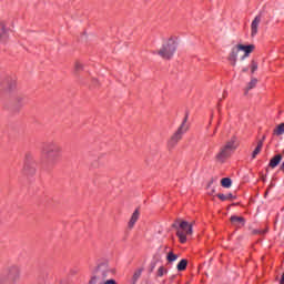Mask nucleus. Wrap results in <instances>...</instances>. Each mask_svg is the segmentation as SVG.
<instances>
[{
	"instance_id": "30",
	"label": "nucleus",
	"mask_w": 284,
	"mask_h": 284,
	"mask_svg": "<svg viewBox=\"0 0 284 284\" xmlns=\"http://www.w3.org/2000/svg\"><path fill=\"white\" fill-rule=\"evenodd\" d=\"M280 170L284 172V162L281 164Z\"/></svg>"
},
{
	"instance_id": "10",
	"label": "nucleus",
	"mask_w": 284,
	"mask_h": 284,
	"mask_svg": "<svg viewBox=\"0 0 284 284\" xmlns=\"http://www.w3.org/2000/svg\"><path fill=\"white\" fill-rule=\"evenodd\" d=\"M239 59V49H232L231 53L229 54V61L233 68L236 65V61Z\"/></svg>"
},
{
	"instance_id": "9",
	"label": "nucleus",
	"mask_w": 284,
	"mask_h": 284,
	"mask_svg": "<svg viewBox=\"0 0 284 284\" xmlns=\"http://www.w3.org/2000/svg\"><path fill=\"white\" fill-rule=\"evenodd\" d=\"M261 24V16H256L251 23V37L258 34V26Z\"/></svg>"
},
{
	"instance_id": "18",
	"label": "nucleus",
	"mask_w": 284,
	"mask_h": 284,
	"mask_svg": "<svg viewBox=\"0 0 284 284\" xmlns=\"http://www.w3.org/2000/svg\"><path fill=\"white\" fill-rule=\"evenodd\" d=\"M222 187H232V179L230 178H223L221 180Z\"/></svg>"
},
{
	"instance_id": "14",
	"label": "nucleus",
	"mask_w": 284,
	"mask_h": 284,
	"mask_svg": "<svg viewBox=\"0 0 284 284\" xmlns=\"http://www.w3.org/2000/svg\"><path fill=\"white\" fill-rule=\"evenodd\" d=\"M258 83V80L256 79V78H253L250 82H248V84H247V87H246V89H245V94H247V92H250V90H254V88H256V84Z\"/></svg>"
},
{
	"instance_id": "19",
	"label": "nucleus",
	"mask_w": 284,
	"mask_h": 284,
	"mask_svg": "<svg viewBox=\"0 0 284 284\" xmlns=\"http://www.w3.org/2000/svg\"><path fill=\"white\" fill-rule=\"evenodd\" d=\"M179 258L178 254H174V252H169L166 255V261L169 263H174V261H176Z\"/></svg>"
},
{
	"instance_id": "17",
	"label": "nucleus",
	"mask_w": 284,
	"mask_h": 284,
	"mask_svg": "<svg viewBox=\"0 0 284 284\" xmlns=\"http://www.w3.org/2000/svg\"><path fill=\"white\" fill-rule=\"evenodd\" d=\"M231 223H241V225H245V217L232 215Z\"/></svg>"
},
{
	"instance_id": "32",
	"label": "nucleus",
	"mask_w": 284,
	"mask_h": 284,
	"mask_svg": "<svg viewBox=\"0 0 284 284\" xmlns=\"http://www.w3.org/2000/svg\"><path fill=\"white\" fill-rule=\"evenodd\" d=\"M247 70H248L247 68H244V69L242 70V72H247Z\"/></svg>"
},
{
	"instance_id": "26",
	"label": "nucleus",
	"mask_w": 284,
	"mask_h": 284,
	"mask_svg": "<svg viewBox=\"0 0 284 284\" xmlns=\"http://www.w3.org/2000/svg\"><path fill=\"white\" fill-rule=\"evenodd\" d=\"M17 87V81H12L9 85V90H12V88H16Z\"/></svg>"
},
{
	"instance_id": "4",
	"label": "nucleus",
	"mask_w": 284,
	"mask_h": 284,
	"mask_svg": "<svg viewBox=\"0 0 284 284\" xmlns=\"http://www.w3.org/2000/svg\"><path fill=\"white\" fill-rule=\"evenodd\" d=\"M187 119H189V115L186 113L181 125L169 139V141H168L169 150H174V146L179 145V141H181V139H183V134H185V132H187V130L190 128V126H187Z\"/></svg>"
},
{
	"instance_id": "3",
	"label": "nucleus",
	"mask_w": 284,
	"mask_h": 284,
	"mask_svg": "<svg viewBox=\"0 0 284 284\" xmlns=\"http://www.w3.org/2000/svg\"><path fill=\"white\" fill-rule=\"evenodd\" d=\"M21 278V270L18 266H11L0 274V284H17Z\"/></svg>"
},
{
	"instance_id": "27",
	"label": "nucleus",
	"mask_w": 284,
	"mask_h": 284,
	"mask_svg": "<svg viewBox=\"0 0 284 284\" xmlns=\"http://www.w3.org/2000/svg\"><path fill=\"white\" fill-rule=\"evenodd\" d=\"M104 284H118L115 280H106Z\"/></svg>"
},
{
	"instance_id": "8",
	"label": "nucleus",
	"mask_w": 284,
	"mask_h": 284,
	"mask_svg": "<svg viewBox=\"0 0 284 284\" xmlns=\"http://www.w3.org/2000/svg\"><path fill=\"white\" fill-rule=\"evenodd\" d=\"M255 49H256V47L254 44H248V45L237 44L236 45L237 52H241V51L244 52V55L242 57V59L250 57V54H252V52H254Z\"/></svg>"
},
{
	"instance_id": "11",
	"label": "nucleus",
	"mask_w": 284,
	"mask_h": 284,
	"mask_svg": "<svg viewBox=\"0 0 284 284\" xmlns=\"http://www.w3.org/2000/svg\"><path fill=\"white\" fill-rule=\"evenodd\" d=\"M141 215V213L139 212V209H136L134 212H133V214H132V216H131V219H130V221H129V227H130V230H132V227H134V225H136V221H139V216Z\"/></svg>"
},
{
	"instance_id": "23",
	"label": "nucleus",
	"mask_w": 284,
	"mask_h": 284,
	"mask_svg": "<svg viewBox=\"0 0 284 284\" xmlns=\"http://www.w3.org/2000/svg\"><path fill=\"white\" fill-rule=\"evenodd\" d=\"M74 68L77 72H81V70H83V64H81V62H75Z\"/></svg>"
},
{
	"instance_id": "12",
	"label": "nucleus",
	"mask_w": 284,
	"mask_h": 284,
	"mask_svg": "<svg viewBox=\"0 0 284 284\" xmlns=\"http://www.w3.org/2000/svg\"><path fill=\"white\" fill-rule=\"evenodd\" d=\"M281 161H283V155L281 154H276L274 158H272L270 160V168L274 169V168H277V165L281 163Z\"/></svg>"
},
{
	"instance_id": "7",
	"label": "nucleus",
	"mask_w": 284,
	"mask_h": 284,
	"mask_svg": "<svg viewBox=\"0 0 284 284\" xmlns=\"http://www.w3.org/2000/svg\"><path fill=\"white\" fill-rule=\"evenodd\" d=\"M10 23H12L10 18L0 21V43H8L10 39Z\"/></svg>"
},
{
	"instance_id": "24",
	"label": "nucleus",
	"mask_w": 284,
	"mask_h": 284,
	"mask_svg": "<svg viewBox=\"0 0 284 284\" xmlns=\"http://www.w3.org/2000/svg\"><path fill=\"white\" fill-rule=\"evenodd\" d=\"M267 232V229H265V230H254L253 231V234H260V235H265V233Z\"/></svg>"
},
{
	"instance_id": "15",
	"label": "nucleus",
	"mask_w": 284,
	"mask_h": 284,
	"mask_svg": "<svg viewBox=\"0 0 284 284\" xmlns=\"http://www.w3.org/2000/svg\"><path fill=\"white\" fill-rule=\"evenodd\" d=\"M176 268H178V272H185V270H187V260L185 258L181 260Z\"/></svg>"
},
{
	"instance_id": "29",
	"label": "nucleus",
	"mask_w": 284,
	"mask_h": 284,
	"mask_svg": "<svg viewBox=\"0 0 284 284\" xmlns=\"http://www.w3.org/2000/svg\"><path fill=\"white\" fill-rule=\"evenodd\" d=\"M89 284H97V277H92L89 282Z\"/></svg>"
},
{
	"instance_id": "25",
	"label": "nucleus",
	"mask_w": 284,
	"mask_h": 284,
	"mask_svg": "<svg viewBox=\"0 0 284 284\" xmlns=\"http://www.w3.org/2000/svg\"><path fill=\"white\" fill-rule=\"evenodd\" d=\"M216 197L220 199V201H227V195H225L223 193L216 194Z\"/></svg>"
},
{
	"instance_id": "16",
	"label": "nucleus",
	"mask_w": 284,
	"mask_h": 284,
	"mask_svg": "<svg viewBox=\"0 0 284 284\" xmlns=\"http://www.w3.org/2000/svg\"><path fill=\"white\" fill-rule=\"evenodd\" d=\"M273 134H275L276 136H281L284 134V122L278 124L276 129H274Z\"/></svg>"
},
{
	"instance_id": "13",
	"label": "nucleus",
	"mask_w": 284,
	"mask_h": 284,
	"mask_svg": "<svg viewBox=\"0 0 284 284\" xmlns=\"http://www.w3.org/2000/svg\"><path fill=\"white\" fill-rule=\"evenodd\" d=\"M261 150H263V140L257 141V145L252 153V159H256L261 154Z\"/></svg>"
},
{
	"instance_id": "2",
	"label": "nucleus",
	"mask_w": 284,
	"mask_h": 284,
	"mask_svg": "<svg viewBox=\"0 0 284 284\" xmlns=\"http://www.w3.org/2000/svg\"><path fill=\"white\" fill-rule=\"evenodd\" d=\"M237 149L239 139L233 135L222 148H220V151L215 155V161H217V163H225V161L232 156V152Z\"/></svg>"
},
{
	"instance_id": "20",
	"label": "nucleus",
	"mask_w": 284,
	"mask_h": 284,
	"mask_svg": "<svg viewBox=\"0 0 284 284\" xmlns=\"http://www.w3.org/2000/svg\"><path fill=\"white\" fill-rule=\"evenodd\" d=\"M165 274H168V270L165 268V266H160L158 268V276L163 277V276H165Z\"/></svg>"
},
{
	"instance_id": "1",
	"label": "nucleus",
	"mask_w": 284,
	"mask_h": 284,
	"mask_svg": "<svg viewBox=\"0 0 284 284\" xmlns=\"http://www.w3.org/2000/svg\"><path fill=\"white\" fill-rule=\"evenodd\" d=\"M63 154V146L61 144L52 141L48 142L41 150L40 163L45 165L48 170L54 168Z\"/></svg>"
},
{
	"instance_id": "28",
	"label": "nucleus",
	"mask_w": 284,
	"mask_h": 284,
	"mask_svg": "<svg viewBox=\"0 0 284 284\" xmlns=\"http://www.w3.org/2000/svg\"><path fill=\"white\" fill-rule=\"evenodd\" d=\"M226 199H227V201H230V199H236L232 193H229V194H226Z\"/></svg>"
},
{
	"instance_id": "31",
	"label": "nucleus",
	"mask_w": 284,
	"mask_h": 284,
	"mask_svg": "<svg viewBox=\"0 0 284 284\" xmlns=\"http://www.w3.org/2000/svg\"><path fill=\"white\" fill-rule=\"evenodd\" d=\"M261 141H263V143L265 142V135L262 136Z\"/></svg>"
},
{
	"instance_id": "22",
	"label": "nucleus",
	"mask_w": 284,
	"mask_h": 284,
	"mask_svg": "<svg viewBox=\"0 0 284 284\" xmlns=\"http://www.w3.org/2000/svg\"><path fill=\"white\" fill-rule=\"evenodd\" d=\"M143 273V270H138L133 274V281H139L141 278V274Z\"/></svg>"
},
{
	"instance_id": "5",
	"label": "nucleus",
	"mask_w": 284,
	"mask_h": 284,
	"mask_svg": "<svg viewBox=\"0 0 284 284\" xmlns=\"http://www.w3.org/2000/svg\"><path fill=\"white\" fill-rule=\"evenodd\" d=\"M172 227L176 230V236L182 244L187 243V236H192L193 234L192 224L187 221H181L179 226L174 223Z\"/></svg>"
},
{
	"instance_id": "21",
	"label": "nucleus",
	"mask_w": 284,
	"mask_h": 284,
	"mask_svg": "<svg viewBox=\"0 0 284 284\" xmlns=\"http://www.w3.org/2000/svg\"><path fill=\"white\" fill-rule=\"evenodd\" d=\"M257 70H258V63H256V61L252 60V62H251L252 74H254V72H256Z\"/></svg>"
},
{
	"instance_id": "6",
	"label": "nucleus",
	"mask_w": 284,
	"mask_h": 284,
	"mask_svg": "<svg viewBox=\"0 0 284 284\" xmlns=\"http://www.w3.org/2000/svg\"><path fill=\"white\" fill-rule=\"evenodd\" d=\"M174 52H176V42H174L173 40H169L158 51V54L159 57H161V59H164L165 61H170V59L174 57Z\"/></svg>"
}]
</instances>
